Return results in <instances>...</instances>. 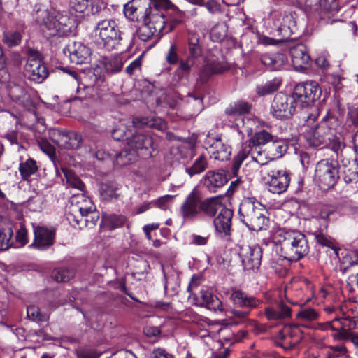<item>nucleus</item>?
Returning a JSON list of instances; mask_svg holds the SVG:
<instances>
[{
  "label": "nucleus",
  "mask_w": 358,
  "mask_h": 358,
  "mask_svg": "<svg viewBox=\"0 0 358 358\" xmlns=\"http://www.w3.org/2000/svg\"><path fill=\"white\" fill-rule=\"evenodd\" d=\"M311 328L321 331L330 329L336 331V333L334 334V337L336 339H343L345 336V330L338 317H335L334 320L329 322L317 323L316 324H313Z\"/></svg>",
  "instance_id": "nucleus-31"
},
{
  "label": "nucleus",
  "mask_w": 358,
  "mask_h": 358,
  "mask_svg": "<svg viewBox=\"0 0 358 358\" xmlns=\"http://www.w3.org/2000/svg\"><path fill=\"white\" fill-rule=\"evenodd\" d=\"M16 232V236L14 238L15 245L17 248L24 246L28 243V232L22 222L17 223L14 226V229Z\"/></svg>",
  "instance_id": "nucleus-46"
},
{
  "label": "nucleus",
  "mask_w": 358,
  "mask_h": 358,
  "mask_svg": "<svg viewBox=\"0 0 358 358\" xmlns=\"http://www.w3.org/2000/svg\"><path fill=\"white\" fill-rule=\"evenodd\" d=\"M280 334L285 342L292 346L296 345L301 339V335L299 334L297 328L285 327Z\"/></svg>",
  "instance_id": "nucleus-49"
},
{
  "label": "nucleus",
  "mask_w": 358,
  "mask_h": 358,
  "mask_svg": "<svg viewBox=\"0 0 358 358\" xmlns=\"http://www.w3.org/2000/svg\"><path fill=\"white\" fill-rule=\"evenodd\" d=\"M238 213L241 222L252 231H260L267 225L266 210L259 201L252 199H244L240 204Z\"/></svg>",
  "instance_id": "nucleus-7"
},
{
  "label": "nucleus",
  "mask_w": 358,
  "mask_h": 358,
  "mask_svg": "<svg viewBox=\"0 0 358 358\" xmlns=\"http://www.w3.org/2000/svg\"><path fill=\"white\" fill-rule=\"evenodd\" d=\"M315 239L319 244L332 249L334 250L335 255L338 258H340L339 250L337 248L333 239H331L330 237L327 236L321 233L315 234Z\"/></svg>",
  "instance_id": "nucleus-57"
},
{
  "label": "nucleus",
  "mask_w": 358,
  "mask_h": 358,
  "mask_svg": "<svg viewBox=\"0 0 358 358\" xmlns=\"http://www.w3.org/2000/svg\"><path fill=\"white\" fill-rule=\"evenodd\" d=\"M166 61L169 64L176 65L180 64L182 58L180 57L178 48L176 43L171 44L165 57Z\"/></svg>",
  "instance_id": "nucleus-55"
},
{
  "label": "nucleus",
  "mask_w": 358,
  "mask_h": 358,
  "mask_svg": "<svg viewBox=\"0 0 358 358\" xmlns=\"http://www.w3.org/2000/svg\"><path fill=\"white\" fill-rule=\"evenodd\" d=\"M204 143L211 158L220 161L229 159L231 153V147L224 144L220 138L207 137Z\"/></svg>",
  "instance_id": "nucleus-22"
},
{
  "label": "nucleus",
  "mask_w": 358,
  "mask_h": 358,
  "mask_svg": "<svg viewBox=\"0 0 358 358\" xmlns=\"http://www.w3.org/2000/svg\"><path fill=\"white\" fill-rule=\"evenodd\" d=\"M8 94L10 98L16 101H21L27 95L26 90L23 85L20 84H12L9 85Z\"/></svg>",
  "instance_id": "nucleus-54"
},
{
  "label": "nucleus",
  "mask_w": 358,
  "mask_h": 358,
  "mask_svg": "<svg viewBox=\"0 0 358 358\" xmlns=\"http://www.w3.org/2000/svg\"><path fill=\"white\" fill-rule=\"evenodd\" d=\"M36 170V162L31 159H29L24 163L20 164L19 171L24 180L28 179Z\"/></svg>",
  "instance_id": "nucleus-51"
},
{
  "label": "nucleus",
  "mask_w": 358,
  "mask_h": 358,
  "mask_svg": "<svg viewBox=\"0 0 358 358\" xmlns=\"http://www.w3.org/2000/svg\"><path fill=\"white\" fill-rule=\"evenodd\" d=\"M208 167V161L206 156L204 155H201L199 157H197L193 164L185 169L186 173L190 176L192 177L194 175L199 174L203 172Z\"/></svg>",
  "instance_id": "nucleus-43"
},
{
  "label": "nucleus",
  "mask_w": 358,
  "mask_h": 358,
  "mask_svg": "<svg viewBox=\"0 0 358 358\" xmlns=\"http://www.w3.org/2000/svg\"><path fill=\"white\" fill-rule=\"evenodd\" d=\"M230 299L236 306L250 309L259 307L262 301L254 296H248L241 290H234L230 295Z\"/></svg>",
  "instance_id": "nucleus-28"
},
{
  "label": "nucleus",
  "mask_w": 358,
  "mask_h": 358,
  "mask_svg": "<svg viewBox=\"0 0 358 358\" xmlns=\"http://www.w3.org/2000/svg\"><path fill=\"white\" fill-rule=\"evenodd\" d=\"M48 70L43 64L38 51L28 50V57L24 66V76L30 80L40 83L47 78Z\"/></svg>",
  "instance_id": "nucleus-13"
},
{
  "label": "nucleus",
  "mask_w": 358,
  "mask_h": 358,
  "mask_svg": "<svg viewBox=\"0 0 358 358\" xmlns=\"http://www.w3.org/2000/svg\"><path fill=\"white\" fill-rule=\"evenodd\" d=\"M202 196L196 188L187 196L180 206V213L185 220H192L201 213Z\"/></svg>",
  "instance_id": "nucleus-19"
},
{
  "label": "nucleus",
  "mask_w": 358,
  "mask_h": 358,
  "mask_svg": "<svg viewBox=\"0 0 358 358\" xmlns=\"http://www.w3.org/2000/svg\"><path fill=\"white\" fill-rule=\"evenodd\" d=\"M93 34L96 46L107 51L117 49L123 39V33L116 22L112 20H103L99 22Z\"/></svg>",
  "instance_id": "nucleus-6"
},
{
  "label": "nucleus",
  "mask_w": 358,
  "mask_h": 358,
  "mask_svg": "<svg viewBox=\"0 0 358 358\" xmlns=\"http://www.w3.org/2000/svg\"><path fill=\"white\" fill-rule=\"evenodd\" d=\"M124 61L122 55H115L109 57H103L100 60V64L103 66L106 73L114 74L122 70Z\"/></svg>",
  "instance_id": "nucleus-32"
},
{
  "label": "nucleus",
  "mask_w": 358,
  "mask_h": 358,
  "mask_svg": "<svg viewBox=\"0 0 358 358\" xmlns=\"http://www.w3.org/2000/svg\"><path fill=\"white\" fill-rule=\"evenodd\" d=\"M66 179V182L69 187L83 191L85 185L80 179L73 172L69 170L65 169L63 171Z\"/></svg>",
  "instance_id": "nucleus-56"
},
{
  "label": "nucleus",
  "mask_w": 358,
  "mask_h": 358,
  "mask_svg": "<svg viewBox=\"0 0 358 358\" xmlns=\"http://www.w3.org/2000/svg\"><path fill=\"white\" fill-rule=\"evenodd\" d=\"M291 308L282 301H278L275 305L265 308L264 314L268 320H280L291 316Z\"/></svg>",
  "instance_id": "nucleus-29"
},
{
  "label": "nucleus",
  "mask_w": 358,
  "mask_h": 358,
  "mask_svg": "<svg viewBox=\"0 0 358 358\" xmlns=\"http://www.w3.org/2000/svg\"><path fill=\"white\" fill-rule=\"evenodd\" d=\"M14 230L8 227L0 229V250H6L13 247L17 248L13 236Z\"/></svg>",
  "instance_id": "nucleus-38"
},
{
  "label": "nucleus",
  "mask_w": 358,
  "mask_h": 358,
  "mask_svg": "<svg viewBox=\"0 0 358 358\" xmlns=\"http://www.w3.org/2000/svg\"><path fill=\"white\" fill-rule=\"evenodd\" d=\"M306 3L315 10H322L325 11L335 10L334 6L336 5L334 0H307Z\"/></svg>",
  "instance_id": "nucleus-50"
},
{
  "label": "nucleus",
  "mask_w": 358,
  "mask_h": 358,
  "mask_svg": "<svg viewBox=\"0 0 358 358\" xmlns=\"http://www.w3.org/2000/svg\"><path fill=\"white\" fill-rule=\"evenodd\" d=\"M168 8H153L151 14L143 19L144 24L136 31V36L142 41L152 37L159 38L162 35L171 31L179 23L178 20H168Z\"/></svg>",
  "instance_id": "nucleus-2"
},
{
  "label": "nucleus",
  "mask_w": 358,
  "mask_h": 358,
  "mask_svg": "<svg viewBox=\"0 0 358 358\" xmlns=\"http://www.w3.org/2000/svg\"><path fill=\"white\" fill-rule=\"evenodd\" d=\"M251 109V105L244 101H238L230 105L226 109V113L237 118L243 117L242 115L248 113Z\"/></svg>",
  "instance_id": "nucleus-41"
},
{
  "label": "nucleus",
  "mask_w": 358,
  "mask_h": 358,
  "mask_svg": "<svg viewBox=\"0 0 358 358\" xmlns=\"http://www.w3.org/2000/svg\"><path fill=\"white\" fill-rule=\"evenodd\" d=\"M293 94L297 103L304 108L312 105L320 99L322 90L317 82L309 81L298 84L294 88Z\"/></svg>",
  "instance_id": "nucleus-14"
},
{
  "label": "nucleus",
  "mask_w": 358,
  "mask_h": 358,
  "mask_svg": "<svg viewBox=\"0 0 358 358\" xmlns=\"http://www.w3.org/2000/svg\"><path fill=\"white\" fill-rule=\"evenodd\" d=\"M23 27L19 26L17 28H12L4 31L3 41L8 47L18 45L22 38Z\"/></svg>",
  "instance_id": "nucleus-35"
},
{
  "label": "nucleus",
  "mask_w": 358,
  "mask_h": 358,
  "mask_svg": "<svg viewBox=\"0 0 358 358\" xmlns=\"http://www.w3.org/2000/svg\"><path fill=\"white\" fill-rule=\"evenodd\" d=\"M290 57L292 64L296 69H301L308 64L310 57L306 47L303 44L297 45L290 49Z\"/></svg>",
  "instance_id": "nucleus-30"
},
{
  "label": "nucleus",
  "mask_w": 358,
  "mask_h": 358,
  "mask_svg": "<svg viewBox=\"0 0 358 358\" xmlns=\"http://www.w3.org/2000/svg\"><path fill=\"white\" fill-rule=\"evenodd\" d=\"M75 272L67 268H57L52 271L51 278L57 282H66L73 278Z\"/></svg>",
  "instance_id": "nucleus-47"
},
{
  "label": "nucleus",
  "mask_w": 358,
  "mask_h": 358,
  "mask_svg": "<svg viewBox=\"0 0 358 358\" xmlns=\"http://www.w3.org/2000/svg\"><path fill=\"white\" fill-rule=\"evenodd\" d=\"M339 178V164L337 160L324 159L315 166L314 179L322 190L332 188Z\"/></svg>",
  "instance_id": "nucleus-8"
},
{
  "label": "nucleus",
  "mask_w": 358,
  "mask_h": 358,
  "mask_svg": "<svg viewBox=\"0 0 358 358\" xmlns=\"http://www.w3.org/2000/svg\"><path fill=\"white\" fill-rule=\"evenodd\" d=\"M298 103L293 94L278 93L271 103V111L277 119L290 118L295 112Z\"/></svg>",
  "instance_id": "nucleus-11"
},
{
  "label": "nucleus",
  "mask_w": 358,
  "mask_h": 358,
  "mask_svg": "<svg viewBox=\"0 0 358 358\" xmlns=\"http://www.w3.org/2000/svg\"><path fill=\"white\" fill-rule=\"evenodd\" d=\"M338 127V118L327 115L317 125L307 128L304 137L312 146L329 147L337 152L343 147L341 136L337 131Z\"/></svg>",
  "instance_id": "nucleus-1"
},
{
  "label": "nucleus",
  "mask_w": 358,
  "mask_h": 358,
  "mask_svg": "<svg viewBox=\"0 0 358 358\" xmlns=\"http://www.w3.org/2000/svg\"><path fill=\"white\" fill-rule=\"evenodd\" d=\"M69 6L75 12L86 15L97 13L101 9L99 0H70Z\"/></svg>",
  "instance_id": "nucleus-27"
},
{
  "label": "nucleus",
  "mask_w": 358,
  "mask_h": 358,
  "mask_svg": "<svg viewBox=\"0 0 358 358\" xmlns=\"http://www.w3.org/2000/svg\"><path fill=\"white\" fill-rule=\"evenodd\" d=\"M203 306L206 307L210 310H222V301L215 295L211 294V297H208V299L205 301Z\"/></svg>",
  "instance_id": "nucleus-63"
},
{
  "label": "nucleus",
  "mask_w": 358,
  "mask_h": 358,
  "mask_svg": "<svg viewBox=\"0 0 358 358\" xmlns=\"http://www.w3.org/2000/svg\"><path fill=\"white\" fill-rule=\"evenodd\" d=\"M255 120L250 117H239L236 119L235 125L239 129L241 126L248 134L252 133Z\"/></svg>",
  "instance_id": "nucleus-60"
},
{
  "label": "nucleus",
  "mask_w": 358,
  "mask_h": 358,
  "mask_svg": "<svg viewBox=\"0 0 358 358\" xmlns=\"http://www.w3.org/2000/svg\"><path fill=\"white\" fill-rule=\"evenodd\" d=\"M169 0H131L124 6L125 16L131 20H143L151 14L153 8H169Z\"/></svg>",
  "instance_id": "nucleus-9"
},
{
  "label": "nucleus",
  "mask_w": 358,
  "mask_h": 358,
  "mask_svg": "<svg viewBox=\"0 0 358 358\" xmlns=\"http://www.w3.org/2000/svg\"><path fill=\"white\" fill-rule=\"evenodd\" d=\"M276 242L280 245V255L291 262L299 260L309 252L306 236L296 230L280 231L276 236Z\"/></svg>",
  "instance_id": "nucleus-4"
},
{
  "label": "nucleus",
  "mask_w": 358,
  "mask_h": 358,
  "mask_svg": "<svg viewBox=\"0 0 358 358\" xmlns=\"http://www.w3.org/2000/svg\"><path fill=\"white\" fill-rule=\"evenodd\" d=\"M341 255L340 270L343 273H345L350 267L358 264V260L356 259V256L355 255L354 257H352L350 252H342Z\"/></svg>",
  "instance_id": "nucleus-52"
},
{
  "label": "nucleus",
  "mask_w": 358,
  "mask_h": 358,
  "mask_svg": "<svg viewBox=\"0 0 358 358\" xmlns=\"http://www.w3.org/2000/svg\"><path fill=\"white\" fill-rule=\"evenodd\" d=\"M134 126L145 125L150 128H155L158 130H164L166 129V125L165 122L160 117H142L141 119L135 118L133 121Z\"/></svg>",
  "instance_id": "nucleus-39"
},
{
  "label": "nucleus",
  "mask_w": 358,
  "mask_h": 358,
  "mask_svg": "<svg viewBox=\"0 0 358 358\" xmlns=\"http://www.w3.org/2000/svg\"><path fill=\"white\" fill-rule=\"evenodd\" d=\"M296 29L295 13H288L282 15L279 31L286 34L293 33Z\"/></svg>",
  "instance_id": "nucleus-42"
},
{
  "label": "nucleus",
  "mask_w": 358,
  "mask_h": 358,
  "mask_svg": "<svg viewBox=\"0 0 358 358\" xmlns=\"http://www.w3.org/2000/svg\"><path fill=\"white\" fill-rule=\"evenodd\" d=\"M52 141L60 148L65 149L78 148L81 143L80 134L75 131H63L55 129L52 133Z\"/></svg>",
  "instance_id": "nucleus-21"
},
{
  "label": "nucleus",
  "mask_w": 358,
  "mask_h": 358,
  "mask_svg": "<svg viewBox=\"0 0 358 358\" xmlns=\"http://www.w3.org/2000/svg\"><path fill=\"white\" fill-rule=\"evenodd\" d=\"M344 182L352 187L358 188V166L355 164L350 166L343 170Z\"/></svg>",
  "instance_id": "nucleus-45"
},
{
  "label": "nucleus",
  "mask_w": 358,
  "mask_h": 358,
  "mask_svg": "<svg viewBox=\"0 0 358 358\" xmlns=\"http://www.w3.org/2000/svg\"><path fill=\"white\" fill-rule=\"evenodd\" d=\"M281 83L279 79L275 78L263 85L257 86L256 92L259 96H264L276 91Z\"/></svg>",
  "instance_id": "nucleus-48"
},
{
  "label": "nucleus",
  "mask_w": 358,
  "mask_h": 358,
  "mask_svg": "<svg viewBox=\"0 0 358 358\" xmlns=\"http://www.w3.org/2000/svg\"><path fill=\"white\" fill-rule=\"evenodd\" d=\"M296 317L301 322V325L308 328H311L313 325L311 322L317 320L319 314L313 308H304L297 313Z\"/></svg>",
  "instance_id": "nucleus-37"
},
{
  "label": "nucleus",
  "mask_w": 358,
  "mask_h": 358,
  "mask_svg": "<svg viewBox=\"0 0 358 358\" xmlns=\"http://www.w3.org/2000/svg\"><path fill=\"white\" fill-rule=\"evenodd\" d=\"M120 185L115 182H106L102 183L99 188L100 196L103 200L116 199L120 195Z\"/></svg>",
  "instance_id": "nucleus-36"
},
{
  "label": "nucleus",
  "mask_w": 358,
  "mask_h": 358,
  "mask_svg": "<svg viewBox=\"0 0 358 358\" xmlns=\"http://www.w3.org/2000/svg\"><path fill=\"white\" fill-rule=\"evenodd\" d=\"M238 256L244 270L255 271L261 265L262 248L257 245H242L239 247Z\"/></svg>",
  "instance_id": "nucleus-17"
},
{
  "label": "nucleus",
  "mask_w": 358,
  "mask_h": 358,
  "mask_svg": "<svg viewBox=\"0 0 358 358\" xmlns=\"http://www.w3.org/2000/svg\"><path fill=\"white\" fill-rule=\"evenodd\" d=\"M126 220V217L122 215H111L106 218V223L110 229H116L122 227Z\"/></svg>",
  "instance_id": "nucleus-59"
},
{
  "label": "nucleus",
  "mask_w": 358,
  "mask_h": 358,
  "mask_svg": "<svg viewBox=\"0 0 358 358\" xmlns=\"http://www.w3.org/2000/svg\"><path fill=\"white\" fill-rule=\"evenodd\" d=\"M227 69V65L224 62L208 59L199 72V79L201 83H204L209 80L212 75L220 73Z\"/></svg>",
  "instance_id": "nucleus-26"
},
{
  "label": "nucleus",
  "mask_w": 358,
  "mask_h": 358,
  "mask_svg": "<svg viewBox=\"0 0 358 358\" xmlns=\"http://www.w3.org/2000/svg\"><path fill=\"white\" fill-rule=\"evenodd\" d=\"M227 182V174L223 169L208 171L201 180V184L210 192H216L218 189L224 186Z\"/></svg>",
  "instance_id": "nucleus-23"
},
{
  "label": "nucleus",
  "mask_w": 358,
  "mask_h": 358,
  "mask_svg": "<svg viewBox=\"0 0 358 358\" xmlns=\"http://www.w3.org/2000/svg\"><path fill=\"white\" fill-rule=\"evenodd\" d=\"M233 211L229 208H222L214 220V226L217 233L221 237H228L231 231Z\"/></svg>",
  "instance_id": "nucleus-25"
},
{
  "label": "nucleus",
  "mask_w": 358,
  "mask_h": 358,
  "mask_svg": "<svg viewBox=\"0 0 358 358\" xmlns=\"http://www.w3.org/2000/svg\"><path fill=\"white\" fill-rule=\"evenodd\" d=\"M261 62L271 70H279L287 62V57L282 53L264 54L260 58Z\"/></svg>",
  "instance_id": "nucleus-33"
},
{
  "label": "nucleus",
  "mask_w": 358,
  "mask_h": 358,
  "mask_svg": "<svg viewBox=\"0 0 358 358\" xmlns=\"http://www.w3.org/2000/svg\"><path fill=\"white\" fill-rule=\"evenodd\" d=\"M99 219V213L95 209L92 212H87L86 215H83V218L80 222H84L85 227H92L96 224Z\"/></svg>",
  "instance_id": "nucleus-62"
},
{
  "label": "nucleus",
  "mask_w": 358,
  "mask_h": 358,
  "mask_svg": "<svg viewBox=\"0 0 358 358\" xmlns=\"http://www.w3.org/2000/svg\"><path fill=\"white\" fill-rule=\"evenodd\" d=\"M129 150H124L116 154L117 162L120 165L130 164L136 156L149 158L155 151L153 138L150 134L136 131L127 137Z\"/></svg>",
  "instance_id": "nucleus-5"
},
{
  "label": "nucleus",
  "mask_w": 358,
  "mask_h": 358,
  "mask_svg": "<svg viewBox=\"0 0 358 358\" xmlns=\"http://www.w3.org/2000/svg\"><path fill=\"white\" fill-rule=\"evenodd\" d=\"M273 136L265 130L256 132L248 141L249 146L262 147L270 141H273Z\"/></svg>",
  "instance_id": "nucleus-44"
},
{
  "label": "nucleus",
  "mask_w": 358,
  "mask_h": 358,
  "mask_svg": "<svg viewBox=\"0 0 358 358\" xmlns=\"http://www.w3.org/2000/svg\"><path fill=\"white\" fill-rule=\"evenodd\" d=\"M71 76L77 81L78 92L83 88L90 97L99 96L98 88L103 83L104 78L98 69L89 71L83 78L76 72H71Z\"/></svg>",
  "instance_id": "nucleus-12"
},
{
  "label": "nucleus",
  "mask_w": 358,
  "mask_h": 358,
  "mask_svg": "<svg viewBox=\"0 0 358 358\" xmlns=\"http://www.w3.org/2000/svg\"><path fill=\"white\" fill-rule=\"evenodd\" d=\"M134 126L145 125L150 128H155L158 130H164L166 129V125L165 122L160 117H142L141 119L135 118L133 121Z\"/></svg>",
  "instance_id": "nucleus-40"
},
{
  "label": "nucleus",
  "mask_w": 358,
  "mask_h": 358,
  "mask_svg": "<svg viewBox=\"0 0 358 358\" xmlns=\"http://www.w3.org/2000/svg\"><path fill=\"white\" fill-rule=\"evenodd\" d=\"M34 240L30 245L36 249L44 250L54 243L55 231L43 226H34Z\"/></svg>",
  "instance_id": "nucleus-24"
},
{
  "label": "nucleus",
  "mask_w": 358,
  "mask_h": 358,
  "mask_svg": "<svg viewBox=\"0 0 358 358\" xmlns=\"http://www.w3.org/2000/svg\"><path fill=\"white\" fill-rule=\"evenodd\" d=\"M210 38L215 42L222 41L227 34V27L224 23H220L215 25L210 31Z\"/></svg>",
  "instance_id": "nucleus-53"
},
{
  "label": "nucleus",
  "mask_w": 358,
  "mask_h": 358,
  "mask_svg": "<svg viewBox=\"0 0 358 358\" xmlns=\"http://www.w3.org/2000/svg\"><path fill=\"white\" fill-rule=\"evenodd\" d=\"M173 196L165 195L159 197L158 199L152 201V204L157 208L166 210L169 208V205L172 203Z\"/></svg>",
  "instance_id": "nucleus-64"
},
{
  "label": "nucleus",
  "mask_w": 358,
  "mask_h": 358,
  "mask_svg": "<svg viewBox=\"0 0 358 358\" xmlns=\"http://www.w3.org/2000/svg\"><path fill=\"white\" fill-rule=\"evenodd\" d=\"M222 208H226L223 206L221 200L218 197H212L204 201L201 199V212L208 217H213L217 211Z\"/></svg>",
  "instance_id": "nucleus-34"
},
{
  "label": "nucleus",
  "mask_w": 358,
  "mask_h": 358,
  "mask_svg": "<svg viewBox=\"0 0 358 358\" xmlns=\"http://www.w3.org/2000/svg\"><path fill=\"white\" fill-rule=\"evenodd\" d=\"M270 149L272 151V158H278L282 156L287 150V144L281 141H274L273 139Z\"/></svg>",
  "instance_id": "nucleus-58"
},
{
  "label": "nucleus",
  "mask_w": 358,
  "mask_h": 358,
  "mask_svg": "<svg viewBox=\"0 0 358 358\" xmlns=\"http://www.w3.org/2000/svg\"><path fill=\"white\" fill-rule=\"evenodd\" d=\"M64 52L69 53L71 63L76 64H87L91 61V49L81 42H71L64 49Z\"/></svg>",
  "instance_id": "nucleus-20"
},
{
  "label": "nucleus",
  "mask_w": 358,
  "mask_h": 358,
  "mask_svg": "<svg viewBox=\"0 0 358 358\" xmlns=\"http://www.w3.org/2000/svg\"><path fill=\"white\" fill-rule=\"evenodd\" d=\"M36 21L47 37H61L72 31L73 24L69 16L55 8L38 10Z\"/></svg>",
  "instance_id": "nucleus-3"
},
{
  "label": "nucleus",
  "mask_w": 358,
  "mask_h": 358,
  "mask_svg": "<svg viewBox=\"0 0 358 358\" xmlns=\"http://www.w3.org/2000/svg\"><path fill=\"white\" fill-rule=\"evenodd\" d=\"M290 178L285 170L273 169L269 171L266 185L269 192L280 194L287 189Z\"/></svg>",
  "instance_id": "nucleus-18"
},
{
  "label": "nucleus",
  "mask_w": 358,
  "mask_h": 358,
  "mask_svg": "<svg viewBox=\"0 0 358 358\" xmlns=\"http://www.w3.org/2000/svg\"><path fill=\"white\" fill-rule=\"evenodd\" d=\"M188 56L180 60L179 66L176 70V73L180 78L187 77L196 59L201 55L200 37L195 32H188Z\"/></svg>",
  "instance_id": "nucleus-10"
},
{
  "label": "nucleus",
  "mask_w": 358,
  "mask_h": 358,
  "mask_svg": "<svg viewBox=\"0 0 358 358\" xmlns=\"http://www.w3.org/2000/svg\"><path fill=\"white\" fill-rule=\"evenodd\" d=\"M27 317L34 321H46L48 316L41 313L38 307L32 305L27 307Z\"/></svg>",
  "instance_id": "nucleus-61"
},
{
  "label": "nucleus",
  "mask_w": 358,
  "mask_h": 358,
  "mask_svg": "<svg viewBox=\"0 0 358 358\" xmlns=\"http://www.w3.org/2000/svg\"><path fill=\"white\" fill-rule=\"evenodd\" d=\"M250 159L251 162L257 166L266 165L268 162L267 154L262 147L249 146L243 147L235 157L233 164V170L235 173L241 166L243 161Z\"/></svg>",
  "instance_id": "nucleus-15"
},
{
  "label": "nucleus",
  "mask_w": 358,
  "mask_h": 358,
  "mask_svg": "<svg viewBox=\"0 0 358 358\" xmlns=\"http://www.w3.org/2000/svg\"><path fill=\"white\" fill-rule=\"evenodd\" d=\"M70 203L71 213L68 219L72 220L78 225H80L83 215L95 210V206L92 200L83 193L73 194L71 198Z\"/></svg>",
  "instance_id": "nucleus-16"
}]
</instances>
